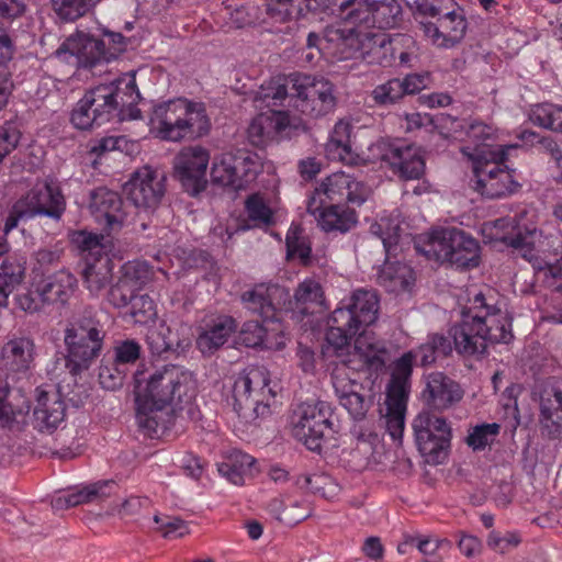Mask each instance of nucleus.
<instances>
[{"label":"nucleus","mask_w":562,"mask_h":562,"mask_svg":"<svg viewBox=\"0 0 562 562\" xmlns=\"http://www.w3.org/2000/svg\"><path fill=\"white\" fill-rule=\"evenodd\" d=\"M371 193V188L355 176L334 172L308 196L306 210L324 232L345 234L358 223L357 212L350 205H362Z\"/></svg>","instance_id":"f257e3e1"},{"label":"nucleus","mask_w":562,"mask_h":562,"mask_svg":"<svg viewBox=\"0 0 562 562\" xmlns=\"http://www.w3.org/2000/svg\"><path fill=\"white\" fill-rule=\"evenodd\" d=\"M190 376L177 366H166L153 373L145 384L136 379V420L150 438H158L175 423V402L188 395Z\"/></svg>","instance_id":"f03ea898"},{"label":"nucleus","mask_w":562,"mask_h":562,"mask_svg":"<svg viewBox=\"0 0 562 562\" xmlns=\"http://www.w3.org/2000/svg\"><path fill=\"white\" fill-rule=\"evenodd\" d=\"M149 122L161 139L170 142L195 139L211 128L205 105L181 98L156 104Z\"/></svg>","instance_id":"7ed1b4c3"},{"label":"nucleus","mask_w":562,"mask_h":562,"mask_svg":"<svg viewBox=\"0 0 562 562\" xmlns=\"http://www.w3.org/2000/svg\"><path fill=\"white\" fill-rule=\"evenodd\" d=\"M518 147V145H503L485 148L472 156L473 188L476 192L487 199H502L520 190V177L516 168L507 164L509 153Z\"/></svg>","instance_id":"20e7f679"},{"label":"nucleus","mask_w":562,"mask_h":562,"mask_svg":"<svg viewBox=\"0 0 562 562\" xmlns=\"http://www.w3.org/2000/svg\"><path fill=\"white\" fill-rule=\"evenodd\" d=\"M105 331L95 318L92 307H86L80 316L69 322L65 329V367L74 375L90 369L100 356Z\"/></svg>","instance_id":"39448f33"},{"label":"nucleus","mask_w":562,"mask_h":562,"mask_svg":"<svg viewBox=\"0 0 562 562\" xmlns=\"http://www.w3.org/2000/svg\"><path fill=\"white\" fill-rule=\"evenodd\" d=\"M370 232L381 240L385 254V260L376 274V283L389 293L411 291L416 280L413 268L400 260H392L402 251V228L397 217L382 216L370 226Z\"/></svg>","instance_id":"423d86ee"},{"label":"nucleus","mask_w":562,"mask_h":562,"mask_svg":"<svg viewBox=\"0 0 562 562\" xmlns=\"http://www.w3.org/2000/svg\"><path fill=\"white\" fill-rule=\"evenodd\" d=\"M265 367L250 366L235 380L233 387L234 411L246 424L256 423L270 414L274 392Z\"/></svg>","instance_id":"0eeeda50"},{"label":"nucleus","mask_w":562,"mask_h":562,"mask_svg":"<svg viewBox=\"0 0 562 562\" xmlns=\"http://www.w3.org/2000/svg\"><path fill=\"white\" fill-rule=\"evenodd\" d=\"M65 210L66 201L59 187L48 182L35 186L13 204L4 223V232L15 228L23 218L47 216L58 221Z\"/></svg>","instance_id":"6e6552de"},{"label":"nucleus","mask_w":562,"mask_h":562,"mask_svg":"<svg viewBox=\"0 0 562 562\" xmlns=\"http://www.w3.org/2000/svg\"><path fill=\"white\" fill-rule=\"evenodd\" d=\"M260 170L261 164L256 154L237 149L215 157L211 179L214 183L243 190L256 180Z\"/></svg>","instance_id":"1a4fd4ad"},{"label":"nucleus","mask_w":562,"mask_h":562,"mask_svg":"<svg viewBox=\"0 0 562 562\" xmlns=\"http://www.w3.org/2000/svg\"><path fill=\"white\" fill-rule=\"evenodd\" d=\"M415 441L420 453L431 462H440L450 448L452 430L446 418L429 412H420L412 424Z\"/></svg>","instance_id":"9d476101"},{"label":"nucleus","mask_w":562,"mask_h":562,"mask_svg":"<svg viewBox=\"0 0 562 562\" xmlns=\"http://www.w3.org/2000/svg\"><path fill=\"white\" fill-rule=\"evenodd\" d=\"M331 415L330 405L324 401L300 405L293 422V436L308 450L321 452L326 431L331 429Z\"/></svg>","instance_id":"9b49d317"},{"label":"nucleus","mask_w":562,"mask_h":562,"mask_svg":"<svg viewBox=\"0 0 562 562\" xmlns=\"http://www.w3.org/2000/svg\"><path fill=\"white\" fill-rule=\"evenodd\" d=\"M336 103L335 88L329 80L297 72L294 110L311 117H321L333 112Z\"/></svg>","instance_id":"f8f14e48"},{"label":"nucleus","mask_w":562,"mask_h":562,"mask_svg":"<svg viewBox=\"0 0 562 562\" xmlns=\"http://www.w3.org/2000/svg\"><path fill=\"white\" fill-rule=\"evenodd\" d=\"M372 150L402 180H419L425 175L424 156L420 148L413 144L381 139L373 144Z\"/></svg>","instance_id":"ddd939ff"},{"label":"nucleus","mask_w":562,"mask_h":562,"mask_svg":"<svg viewBox=\"0 0 562 562\" xmlns=\"http://www.w3.org/2000/svg\"><path fill=\"white\" fill-rule=\"evenodd\" d=\"M166 177L162 172L144 166L137 169L124 184L127 199L137 207L154 213L166 193Z\"/></svg>","instance_id":"4468645a"},{"label":"nucleus","mask_w":562,"mask_h":562,"mask_svg":"<svg viewBox=\"0 0 562 562\" xmlns=\"http://www.w3.org/2000/svg\"><path fill=\"white\" fill-rule=\"evenodd\" d=\"M122 94L123 91L114 82L99 85L86 91L83 95L91 106L98 125L101 126L111 121L121 122L126 117L133 120L139 117L140 111L134 106H128V114L125 113Z\"/></svg>","instance_id":"2eb2a0df"},{"label":"nucleus","mask_w":562,"mask_h":562,"mask_svg":"<svg viewBox=\"0 0 562 562\" xmlns=\"http://www.w3.org/2000/svg\"><path fill=\"white\" fill-rule=\"evenodd\" d=\"M473 319L483 331L488 344H508L514 338L513 318L507 311L490 304L483 293H477L469 307Z\"/></svg>","instance_id":"dca6fc26"},{"label":"nucleus","mask_w":562,"mask_h":562,"mask_svg":"<svg viewBox=\"0 0 562 562\" xmlns=\"http://www.w3.org/2000/svg\"><path fill=\"white\" fill-rule=\"evenodd\" d=\"M209 160V151L201 146L186 147L175 157L176 176L190 195H198L205 189Z\"/></svg>","instance_id":"f3484780"},{"label":"nucleus","mask_w":562,"mask_h":562,"mask_svg":"<svg viewBox=\"0 0 562 562\" xmlns=\"http://www.w3.org/2000/svg\"><path fill=\"white\" fill-rule=\"evenodd\" d=\"M331 378L340 405L355 420H362L373 404V396L369 394L370 390L351 378L344 367H337Z\"/></svg>","instance_id":"a211bd4d"},{"label":"nucleus","mask_w":562,"mask_h":562,"mask_svg":"<svg viewBox=\"0 0 562 562\" xmlns=\"http://www.w3.org/2000/svg\"><path fill=\"white\" fill-rule=\"evenodd\" d=\"M420 30L430 42L440 48H451L465 36L468 20L463 8L458 7L449 14L436 19L435 22L419 23Z\"/></svg>","instance_id":"6ab92c4d"},{"label":"nucleus","mask_w":562,"mask_h":562,"mask_svg":"<svg viewBox=\"0 0 562 562\" xmlns=\"http://www.w3.org/2000/svg\"><path fill=\"white\" fill-rule=\"evenodd\" d=\"M297 88V72L278 75L265 81L255 92L254 104L257 109H294Z\"/></svg>","instance_id":"aec40b11"},{"label":"nucleus","mask_w":562,"mask_h":562,"mask_svg":"<svg viewBox=\"0 0 562 562\" xmlns=\"http://www.w3.org/2000/svg\"><path fill=\"white\" fill-rule=\"evenodd\" d=\"M90 210L95 220L103 224L104 229L109 233L119 232L126 221L121 195L104 187L97 188L91 192Z\"/></svg>","instance_id":"412c9836"},{"label":"nucleus","mask_w":562,"mask_h":562,"mask_svg":"<svg viewBox=\"0 0 562 562\" xmlns=\"http://www.w3.org/2000/svg\"><path fill=\"white\" fill-rule=\"evenodd\" d=\"M389 360V350L385 342L371 338L367 335H360L355 344V351L349 356L340 367L345 370L356 371L368 370L378 373L382 371Z\"/></svg>","instance_id":"4be33fe9"},{"label":"nucleus","mask_w":562,"mask_h":562,"mask_svg":"<svg viewBox=\"0 0 562 562\" xmlns=\"http://www.w3.org/2000/svg\"><path fill=\"white\" fill-rule=\"evenodd\" d=\"M36 406L33 412V426L41 432H53L64 422L66 404L58 391L36 387Z\"/></svg>","instance_id":"5701e85b"},{"label":"nucleus","mask_w":562,"mask_h":562,"mask_svg":"<svg viewBox=\"0 0 562 562\" xmlns=\"http://www.w3.org/2000/svg\"><path fill=\"white\" fill-rule=\"evenodd\" d=\"M290 125L288 111L261 112L252 119L247 128L248 142L255 147L263 148L277 140Z\"/></svg>","instance_id":"b1692460"},{"label":"nucleus","mask_w":562,"mask_h":562,"mask_svg":"<svg viewBox=\"0 0 562 562\" xmlns=\"http://www.w3.org/2000/svg\"><path fill=\"white\" fill-rule=\"evenodd\" d=\"M454 350L463 357L483 356L487 351L488 341L477 326L470 308L462 312V319L450 327Z\"/></svg>","instance_id":"393cba45"},{"label":"nucleus","mask_w":562,"mask_h":562,"mask_svg":"<svg viewBox=\"0 0 562 562\" xmlns=\"http://www.w3.org/2000/svg\"><path fill=\"white\" fill-rule=\"evenodd\" d=\"M67 53L75 57L78 66L85 68H91L101 60L108 59L104 42L82 32H77L66 38L57 48L56 56L61 57Z\"/></svg>","instance_id":"a878e982"},{"label":"nucleus","mask_w":562,"mask_h":562,"mask_svg":"<svg viewBox=\"0 0 562 562\" xmlns=\"http://www.w3.org/2000/svg\"><path fill=\"white\" fill-rule=\"evenodd\" d=\"M423 396L432 409L445 411L462 400L463 390L458 382L445 373L432 372L426 379Z\"/></svg>","instance_id":"bb28decb"},{"label":"nucleus","mask_w":562,"mask_h":562,"mask_svg":"<svg viewBox=\"0 0 562 562\" xmlns=\"http://www.w3.org/2000/svg\"><path fill=\"white\" fill-rule=\"evenodd\" d=\"M402 8L396 0H367L364 9L350 13L358 24L368 27L392 29L401 19Z\"/></svg>","instance_id":"cd10ccee"},{"label":"nucleus","mask_w":562,"mask_h":562,"mask_svg":"<svg viewBox=\"0 0 562 562\" xmlns=\"http://www.w3.org/2000/svg\"><path fill=\"white\" fill-rule=\"evenodd\" d=\"M379 294L375 290L358 289L351 294L349 302L338 312H346L351 317L350 323L363 333L364 328L372 325L379 313Z\"/></svg>","instance_id":"c85d7f7f"},{"label":"nucleus","mask_w":562,"mask_h":562,"mask_svg":"<svg viewBox=\"0 0 562 562\" xmlns=\"http://www.w3.org/2000/svg\"><path fill=\"white\" fill-rule=\"evenodd\" d=\"M1 361L8 372L27 373L35 360V342L30 337H14L1 349Z\"/></svg>","instance_id":"c756f323"},{"label":"nucleus","mask_w":562,"mask_h":562,"mask_svg":"<svg viewBox=\"0 0 562 562\" xmlns=\"http://www.w3.org/2000/svg\"><path fill=\"white\" fill-rule=\"evenodd\" d=\"M237 322L228 315L211 319L196 338V347L204 356H212L237 330Z\"/></svg>","instance_id":"7c9ffc66"},{"label":"nucleus","mask_w":562,"mask_h":562,"mask_svg":"<svg viewBox=\"0 0 562 562\" xmlns=\"http://www.w3.org/2000/svg\"><path fill=\"white\" fill-rule=\"evenodd\" d=\"M30 412V403L20 393L12 394L9 383L0 373V427L21 429L25 416Z\"/></svg>","instance_id":"2f4dec72"},{"label":"nucleus","mask_w":562,"mask_h":562,"mask_svg":"<svg viewBox=\"0 0 562 562\" xmlns=\"http://www.w3.org/2000/svg\"><path fill=\"white\" fill-rule=\"evenodd\" d=\"M416 43L414 38L406 34H396L393 37L382 38L375 47V54L383 52V57L379 59L382 66H390L396 58L401 66H413L416 59Z\"/></svg>","instance_id":"473e14b6"},{"label":"nucleus","mask_w":562,"mask_h":562,"mask_svg":"<svg viewBox=\"0 0 562 562\" xmlns=\"http://www.w3.org/2000/svg\"><path fill=\"white\" fill-rule=\"evenodd\" d=\"M85 288L91 296L99 297L108 292L113 279V262L108 256H100L92 261L86 258V266L82 270Z\"/></svg>","instance_id":"72a5a7b5"},{"label":"nucleus","mask_w":562,"mask_h":562,"mask_svg":"<svg viewBox=\"0 0 562 562\" xmlns=\"http://www.w3.org/2000/svg\"><path fill=\"white\" fill-rule=\"evenodd\" d=\"M288 296L284 288L278 285H256L241 295V301L247 310L257 314L263 322L270 321L276 315V306L272 302L276 296Z\"/></svg>","instance_id":"f704fd0d"},{"label":"nucleus","mask_w":562,"mask_h":562,"mask_svg":"<svg viewBox=\"0 0 562 562\" xmlns=\"http://www.w3.org/2000/svg\"><path fill=\"white\" fill-rule=\"evenodd\" d=\"M38 284L47 305L58 304L65 306L74 295L78 281L69 271L59 270L40 281Z\"/></svg>","instance_id":"c9c22d12"},{"label":"nucleus","mask_w":562,"mask_h":562,"mask_svg":"<svg viewBox=\"0 0 562 562\" xmlns=\"http://www.w3.org/2000/svg\"><path fill=\"white\" fill-rule=\"evenodd\" d=\"M454 227L435 229L415 241V249L428 260L448 262Z\"/></svg>","instance_id":"e433bc0d"},{"label":"nucleus","mask_w":562,"mask_h":562,"mask_svg":"<svg viewBox=\"0 0 562 562\" xmlns=\"http://www.w3.org/2000/svg\"><path fill=\"white\" fill-rule=\"evenodd\" d=\"M218 472L231 483L241 486L246 477L255 476L259 473V470L257 469V460L252 456L234 450L218 464Z\"/></svg>","instance_id":"4c0bfd02"},{"label":"nucleus","mask_w":562,"mask_h":562,"mask_svg":"<svg viewBox=\"0 0 562 562\" xmlns=\"http://www.w3.org/2000/svg\"><path fill=\"white\" fill-rule=\"evenodd\" d=\"M448 262L461 269L477 267L480 265V245L477 240L456 228Z\"/></svg>","instance_id":"58836bf2"},{"label":"nucleus","mask_w":562,"mask_h":562,"mask_svg":"<svg viewBox=\"0 0 562 562\" xmlns=\"http://www.w3.org/2000/svg\"><path fill=\"white\" fill-rule=\"evenodd\" d=\"M324 41L327 49H331L339 59L356 57L361 42L360 34L355 29L327 26L324 31Z\"/></svg>","instance_id":"ea45409f"},{"label":"nucleus","mask_w":562,"mask_h":562,"mask_svg":"<svg viewBox=\"0 0 562 562\" xmlns=\"http://www.w3.org/2000/svg\"><path fill=\"white\" fill-rule=\"evenodd\" d=\"M116 487L113 481L91 484L82 490L57 496L53 499V508L60 510L75 507L85 503L102 501L112 494V490Z\"/></svg>","instance_id":"a19ab883"},{"label":"nucleus","mask_w":562,"mask_h":562,"mask_svg":"<svg viewBox=\"0 0 562 562\" xmlns=\"http://www.w3.org/2000/svg\"><path fill=\"white\" fill-rule=\"evenodd\" d=\"M413 366L414 353L412 351L405 352L394 362L386 396L407 398Z\"/></svg>","instance_id":"79ce46f5"},{"label":"nucleus","mask_w":562,"mask_h":562,"mask_svg":"<svg viewBox=\"0 0 562 562\" xmlns=\"http://www.w3.org/2000/svg\"><path fill=\"white\" fill-rule=\"evenodd\" d=\"M351 317L346 312L334 311L329 318V327L326 333L327 342L336 349H342L349 346V341L352 337L361 331L353 326Z\"/></svg>","instance_id":"37998d69"},{"label":"nucleus","mask_w":562,"mask_h":562,"mask_svg":"<svg viewBox=\"0 0 562 562\" xmlns=\"http://www.w3.org/2000/svg\"><path fill=\"white\" fill-rule=\"evenodd\" d=\"M490 474L494 482L488 487V497L497 507H507L514 497L513 473L507 467H494L490 470Z\"/></svg>","instance_id":"c03bdc74"},{"label":"nucleus","mask_w":562,"mask_h":562,"mask_svg":"<svg viewBox=\"0 0 562 562\" xmlns=\"http://www.w3.org/2000/svg\"><path fill=\"white\" fill-rule=\"evenodd\" d=\"M324 300L323 288L314 279L304 280L294 292V307L303 315L313 314L314 307L322 306Z\"/></svg>","instance_id":"a18cd8bd"},{"label":"nucleus","mask_w":562,"mask_h":562,"mask_svg":"<svg viewBox=\"0 0 562 562\" xmlns=\"http://www.w3.org/2000/svg\"><path fill=\"white\" fill-rule=\"evenodd\" d=\"M495 228H507L512 227L513 232L508 234H504L502 236H496V239H499L507 246L513 247L514 249H517L521 251L522 257L527 258L531 256V252L533 250V240H532V233L530 231H526L525 233L521 232V229L515 225V221L509 217H503L498 218L494 222Z\"/></svg>","instance_id":"49530a36"},{"label":"nucleus","mask_w":562,"mask_h":562,"mask_svg":"<svg viewBox=\"0 0 562 562\" xmlns=\"http://www.w3.org/2000/svg\"><path fill=\"white\" fill-rule=\"evenodd\" d=\"M269 508L279 521L288 526L297 525L312 515V509L305 501H294L290 506H284L282 498H274L270 502Z\"/></svg>","instance_id":"de8ad7c7"},{"label":"nucleus","mask_w":562,"mask_h":562,"mask_svg":"<svg viewBox=\"0 0 562 562\" xmlns=\"http://www.w3.org/2000/svg\"><path fill=\"white\" fill-rule=\"evenodd\" d=\"M467 136L470 142L473 143L474 147L467 146L463 148V154L469 156L472 160V156L485 148H496L499 145L494 146L492 143L495 140V130L493 126L483 122H474L469 125Z\"/></svg>","instance_id":"09e8293b"},{"label":"nucleus","mask_w":562,"mask_h":562,"mask_svg":"<svg viewBox=\"0 0 562 562\" xmlns=\"http://www.w3.org/2000/svg\"><path fill=\"white\" fill-rule=\"evenodd\" d=\"M53 11L65 22H75L89 13L98 0H50Z\"/></svg>","instance_id":"8fccbe9b"},{"label":"nucleus","mask_w":562,"mask_h":562,"mask_svg":"<svg viewBox=\"0 0 562 562\" xmlns=\"http://www.w3.org/2000/svg\"><path fill=\"white\" fill-rule=\"evenodd\" d=\"M499 431L501 425L497 423L475 425L470 427L465 442L473 451H482L495 442Z\"/></svg>","instance_id":"3c124183"},{"label":"nucleus","mask_w":562,"mask_h":562,"mask_svg":"<svg viewBox=\"0 0 562 562\" xmlns=\"http://www.w3.org/2000/svg\"><path fill=\"white\" fill-rule=\"evenodd\" d=\"M407 398L386 396L385 428L393 439L401 438L404 430V419Z\"/></svg>","instance_id":"603ef678"},{"label":"nucleus","mask_w":562,"mask_h":562,"mask_svg":"<svg viewBox=\"0 0 562 562\" xmlns=\"http://www.w3.org/2000/svg\"><path fill=\"white\" fill-rule=\"evenodd\" d=\"M529 119L536 125L562 132V106L537 104L531 109Z\"/></svg>","instance_id":"864d4df0"},{"label":"nucleus","mask_w":562,"mask_h":562,"mask_svg":"<svg viewBox=\"0 0 562 562\" xmlns=\"http://www.w3.org/2000/svg\"><path fill=\"white\" fill-rule=\"evenodd\" d=\"M103 236L86 231H77L71 234V243L81 251L87 252L86 258L91 261L100 256H108L104 251Z\"/></svg>","instance_id":"5fc2aeb1"},{"label":"nucleus","mask_w":562,"mask_h":562,"mask_svg":"<svg viewBox=\"0 0 562 562\" xmlns=\"http://www.w3.org/2000/svg\"><path fill=\"white\" fill-rule=\"evenodd\" d=\"M153 274V269L147 262L130 261L123 266L120 278L138 291L151 280Z\"/></svg>","instance_id":"6e6d98bb"},{"label":"nucleus","mask_w":562,"mask_h":562,"mask_svg":"<svg viewBox=\"0 0 562 562\" xmlns=\"http://www.w3.org/2000/svg\"><path fill=\"white\" fill-rule=\"evenodd\" d=\"M371 97L378 105H391L398 102L404 94L400 78H392L384 83L378 85L371 92Z\"/></svg>","instance_id":"4d7b16f0"},{"label":"nucleus","mask_w":562,"mask_h":562,"mask_svg":"<svg viewBox=\"0 0 562 562\" xmlns=\"http://www.w3.org/2000/svg\"><path fill=\"white\" fill-rule=\"evenodd\" d=\"M127 371L112 359H102L99 368V382L103 389L116 390L123 385Z\"/></svg>","instance_id":"13d9d810"},{"label":"nucleus","mask_w":562,"mask_h":562,"mask_svg":"<svg viewBox=\"0 0 562 562\" xmlns=\"http://www.w3.org/2000/svg\"><path fill=\"white\" fill-rule=\"evenodd\" d=\"M294 483L300 488H306L312 493L319 494L324 497H329L336 487L331 477L324 473L313 475H299Z\"/></svg>","instance_id":"bf43d9fd"},{"label":"nucleus","mask_w":562,"mask_h":562,"mask_svg":"<svg viewBox=\"0 0 562 562\" xmlns=\"http://www.w3.org/2000/svg\"><path fill=\"white\" fill-rule=\"evenodd\" d=\"M325 151L329 159L339 160L346 165L356 166L362 161L360 156L352 151L350 139H328Z\"/></svg>","instance_id":"052dcab7"},{"label":"nucleus","mask_w":562,"mask_h":562,"mask_svg":"<svg viewBox=\"0 0 562 562\" xmlns=\"http://www.w3.org/2000/svg\"><path fill=\"white\" fill-rule=\"evenodd\" d=\"M247 215L256 226H268L273 222V213L259 194L250 195L245 202Z\"/></svg>","instance_id":"680f3d73"},{"label":"nucleus","mask_w":562,"mask_h":562,"mask_svg":"<svg viewBox=\"0 0 562 562\" xmlns=\"http://www.w3.org/2000/svg\"><path fill=\"white\" fill-rule=\"evenodd\" d=\"M169 334L167 336L170 352H183L191 347L192 331L191 326L186 323H172L168 325Z\"/></svg>","instance_id":"e2e57ef3"},{"label":"nucleus","mask_w":562,"mask_h":562,"mask_svg":"<svg viewBox=\"0 0 562 562\" xmlns=\"http://www.w3.org/2000/svg\"><path fill=\"white\" fill-rule=\"evenodd\" d=\"M26 271V260L22 257H8L0 266V278L14 286L20 285Z\"/></svg>","instance_id":"0e129e2a"},{"label":"nucleus","mask_w":562,"mask_h":562,"mask_svg":"<svg viewBox=\"0 0 562 562\" xmlns=\"http://www.w3.org/2000/svg\"><path fill=\"white\" fill-rule=\"evenodd\" d=\"M15 303L20 310L30 314L40 313L47 306L38 283L34 289H27L16 294Z\"/></svg>","instance_id":"69168bd1"},{"label":"nucleus","mask_w":562,"mask_h":562,"mask_svg":"<svg viewBox=\"0 0 562 562\" xmlns=\"http://www.w3.org/2000/svg\"><path fill=\"white\" fill-rule=\"evenodd\" d=\"M130 314L135 323L146 324L156 317V305L147 294L135 295L131 303Z\"/></svg>","instance_id":"338daca9"},{"label":"nucleus","mask_w":562,"mask_h":562,"mask_svg":"<svg viewBox=\"0 0 562 562\" xmlns=\"http://www.w3.org/2000/svg\"><path fill=\"white\" fill-rule=\"evenodd\" d=\"M136 291V289L120 278L115 284L109 288L106 301L115 308H124L131 305Z\"/></svg>","instance_id":"774afa93"}]
</instances>
